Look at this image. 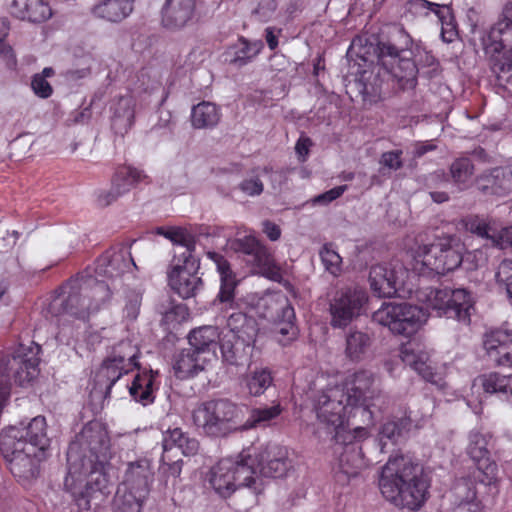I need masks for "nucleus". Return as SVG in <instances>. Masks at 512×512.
<instances>
[{"label": "nucleus", "instance_id": "obj_54", "mask_svg": "<svg viewBox=\"0 0 512 512\" xmlns=\"http://www.w3.org/2000/svg\"><path fill=\"white\" fill-rule=\"evenodd\" d=\"M320 257L326 271L334 276L340 274L342 258L335 250L325 245L320 251Z\"/></svg>", "mask_w": 512, "mask_h": 512}, {"label": "nucleus", "instance_id": "obj_2", "mask_svg": "<svg viewBox=\"0 0 512 512\" xmlns=\"http://www.w3.org/2000/svg\"><path fill=\"white\" fill-rule=\"evenodd\" d=\"M111 297V288L104 280L93 276L71 279L62 288V294L54 299L52 307L57 309L60 333L65 334L68 323L74 318L84 323L92 313L97 312ZM80 324L74 325L78 329Z\"/></svg>", "mask_w": 512, "mask_h": 512}, {"label": "nucleus", "instance_id": "obj_29", "mask_svg": "<svg viewBox=\"0 0 512 512\" xmlns=\"http://www.w3.org/2000/svg\"><path fill=\"white\" fill-rule=\"evenodd\" d=\"M480 190L492 194H507L512 192V165L505 168H495L488 174L477 179Z\"/></svg>", "mask_w": 512, "mask_h": 512}, {"label": "nucleus", "instance_id": "obj_64", "mask_svg": "<svg viewBox=\"0 0 512 512\" xmlns=\"http://www.w3.org/2000/svg\"><path fill=\"white\" fill-rule=\"evenodd\" d=\"M492 244L500 249H512V227L500 231L496 229V239H493Z\"/></svg>", "mask_w": 512, "mask_h": 512}, {"label": "nucleus", "instance_id": "obj_9", "mask_svg": "<svg viewBox=\"0 0 512 512\" xmlns=\"http://www.w3.org/2000/svg\"><path fill=\"white\" fill-rule=\"evenodd\" d=\"M429 314L409 303H385L373 314V320L391 332L411 336L427 321Z\"/></svg>", "mask_w": 512, "mask_h": 512}, {"label": "nucleus", "instance_id": "obj_13", "mask_svg": "<svg viewBox=\"0 0 512 512\" xmlns=\"http://www.w3.org/2000/svg\"><path fill=\"white\" fill-rule=\"evenodd\" d=\"M139 350L130 341L120 342L101 365L97 372V378L100 383L106 382L107 389L117 382L123 374L128 373L132 368L137 367L136 359Z\"/></svg>", "mask_w": 512, "mask_h": 512}, {"label": "nucleus", "instance_id": "obj_40", "mask_svg": "<svg viewBox=\"0 0 512 512\" xmlns=\"http://www.w3.org/2000/svg\"><path fill=\"white\" fill-rule=\"evenodd\" d=\"M147 497L126 487L118 486L112 503L113 511L141 512Z\"/></svg>", "mask_w": 512, "mask_h": 512}, {"label": "nucleus", "instance_id": "obj_34", "mask_svg": "<svg viewBox=\"0 0 512 512\" xmlns=\"http://www.w3.org/2000/svg\"><path fill=\"white\" fill-rule=\"evenodd\" d=\"M207 256L215 263L220 274L221 287L218 298L222 303H230L234 299L236 280L227 260L216 252H208Z\"/></svg>", "mask_w": 512, "mask_h": 512}, {"label": "nucleus", "instance_id": "obj_37", "mask_svg": "<svg viewBox=\"0 0 512 512\" xmlns=\"http://www.w3.org/2000/svg\"><path fill=\"white\" fill-rule=\"evenodd\" d=\"M206 359L192 348L182 350L176 357L174 371L178 378H187L204 369Z\"/></svg>", "mask_w": 512, "mask_h": 512}, {"label": "nucleus", "instance_id": "obj_61", "mask_svg": "<svg viewBox=\"0 0 512 512\" xmlns=\"http://www.w3.org/2000/svg\"><path fill=\"white\" fill-rule=\"evenodd\" d=\"M31 88L33 92L40 98H48L51 96L53 89L44 76L36 74L32 78Z\"/></svg>", "mask_w": 512, "mask_h": 512}, {"label": "nucleus", "instance_id": "obj_23", "mask_svg": "<svg viewBox=\"0 0 512 512\" xmlns=\"http://www.w3.org/2000/svg\"><path fill=\"white\" fill-rule=\"evenodd\" d=\"M145 178L142 171L130 166L119 167L112 178L109 191L99 195V201L104 205H109L119 197L128 193L133 187Z\"/></svg>", "mask_w": 512, "mask_h": 512}, {"label": "nucleus", "instance_id": "obj_57", "mask_svg": "<svg viewBox=\"0 0 512 512\" xmlns=\"http://www.w3.org/2000/svg\"><path fill=\"white\" fill-rule=\"evenodd\" d=\"M241 47L236 52L234 62L239 65L247 64L252 58H254L261 50V43H249L247 40H241Z\"/></svg>", "mask_w": 512, "mask_h": 512}, {"label": "nucleus", "instance_id": "obj_32", "mask_svg": "<svg viewBox=\"0 0 512 512\" xmlns=\"http://www.w3.org/2000/svg\"><path fill=\"white\" fill-rule=\"evenodd\" d=\"M455 497L459 506L468 512H483L482 501L478 498L476 482L474 477H463L458 479L453 487Z\"/></svg>", "mask_w": 512, "mask_h": 512}, {"label": "nucleus", "instance_id": "obj_27", "mask_svg": "<svg viewBox=\"0 0 512 512\" xmlns=\"http://www.w3.org/2000/svg\"><path fill=\"white\" fill-rule=\"evenodd\" d=\"M10 13L31 23H43L52 17V9L44 0H13Z\"/></svg>", "mask_w": 512, "mask_h": 512}, {"label": "nucleus", "instance_id": "obj_28", "mask_svg": "<svg viewBox=\"0 0 512 512\" xmlns=\"http://www.w3.org/2000/svg\"><path fill=\"white\" fill-rule=\"evenodd\" d=\"M447 318H453L465 324L470 323L471 314L474 311V299L472 294L464 289L448 288Z\"/></svg>", "mask_w": 512, "mask_h": 512}, {"label": "nucleus", "instance_id": "obj_7", "mask_svg": "<svg viewBox=\"0 0 512 512\" xmlns=\"http://www.w3.org/2000/svg\"><path fill=\"white\" fill-rule=\"evenodd\" d=\"M465 247L454 236L440 238L419 246L414 255V269L419 273L445 274L457 269L463 261Z\"/></svg>", "mask_w": 512, "mask_h": 512}, {"label": "nucleus", "instance_id": "obj_43", "mask_svg": "<svg viewBox=\"0 0 512 512\" xmlns=\"http://www.w3.org/2000/svg\"><path fill=\"white\" fill-rule=\"evenodd\" d=\"M370 336L362 331H350L346 336L345 355L351 361H360L371 346Z\"/></svg>", "mask_w": 512, "mask_h": 512}, {"label": "nucleus", "instance_id": "obj_20", "mask_svg": "<svg viewBox=\"0 0 512 512\" xmlns=\"http://www.w3.org/2000/svg\"><path fill=\"white\" fill-rule=\"evenodd\" d=\"M402 361L415 370L424 380L443 387L444 382L440 374L434 371L429 354L414 343L402 345L400 350Z\"/></svg>", "mask_w": 512, "mask_h": 512}, {"label": "nucleus", "instance_id": "obj_52", "mask_svg": "<svg viewBox=\"0 0 512 512\" xmlns=\"http://www.w3.org/2000/svg\"><path fill=\"white\" fill-rule=\"evenodd\" d=\"M476 471L473 473L474 479L485 486L495 485L498 482L497 464L489 458L474 462Z\"/></svg>", "mask_w": 512, "mask_h": 512}, {"label": "nucleus", "instance_id": "obj_50", "mask_svg": "<svg viewBox=\"0 0 512 512\" xmlns=\"http://www.w3.org/2000/svg\"><path fill=\"white\" fill-rule=\"evenodd\" d=\"M281 316H278V322L276 324V331L283 335L288 336L289 339L296 337L297 328L294 325L295 312L291 305L288 304L286 298L282 299Z\"/></svg>", "mask_w": 512, "mask_h": 512}, {"label": "nucleus", "instance_id": "obj_12", "mask_svg": "<svg viewBox=\"0 0 512 512\" xmlns=\"http://www.w3.org/2000/svg\"><path fill=\"white\" fill-rule=\"evenodd\" d=\"M69 446H77L79 457L93 459V462H99L103 468L110 455L108 432L99 423L86 425Z\"/></svg>", "mask_w": 512, "mask_h": 512}, {"label": "nucleus", "instance_id": "obj_30", "mask_svg": "<svg viewBox=\"0 0 512 512\" xmlns=\"http://www.w3.org/2000/svg\"><path fill=\"white\" fill-rule=\"evenodd\" d=\"M254 343L232 338L226 334L220 342L222 357L231 365H243L249 361Z\"/></svg>", "mask_w": 512, "mask_h": 512}, {"label": "nucleus", "instance_id": "obj_56", "mask_svg": "<svg viewBox=\"0 0 512 512\" xmlns=\"http://www.w3.org/2000/svg\"><path fill=\"white\" fill-rule=\"evenodd\" d=\"M159 472L163 478L164 485L166 487L169 485L174 487L182 472V461L177 460L172 463H162L159 468Z\"/></svg>", "mask_w": 512, "mask_h": 512}, {"label": "nucleus", "instance_id": "obj_14", "mask_svg": "<svg viewBox=\"0 0 512 512\" xmlns=\"http://www.w3.org/2000/svg\"><path fill=\"white\" fill-rule=\"evenodd\" d=\"M0 440V450L6 459L11 473L20 481L34 479L38 473V464L44 459L45 453H31L26 447Z\"/></svg>", "mask_w": 512, "mask_h": 512}, {"label": "nucleus", "instance_id": "obj_51", "mask_svg": "<svg viewBox=\"0 0 512 512\" xmlns=\"http://www.w3.org/2000/svg\"><path fill=\"white\" fill-rule=\"evenodd\" d=\"M488 441V435L482 434L480 432L472 431L469 434L467 453L474 462L481 461L490 457Z\"/></svg>", "mask_w": 512, "mask_h": 512}, {"label": "nucleus", "instance_id": "obj_33", "mask_svg": "<svg viewBox=\"0 0 512 512\" xmlns=\"http://www.w3.org/2000/svg\"><path fill=\"white\" fill-rule=\"evenodd\" d=\"M227 327L231 333L229 337L243 339L247 342H255L256 340L258 334L257 322L245 313H232L227 319Z\"/></svg>", "mask_w": 512, "mask_h": 512}, {"label": "nucleus", "instance_id": "obj_6", "mask_svg": "<svg viewBox=\"0 0 512 512\" xmlns=\"http://www.w3.org/2000/svg\"><path fill=\"white\" fill-rule=\"evenodd\" d=\"M67 463L68 473L64 479V487L81 510H89L90 497L103 480V467L99 462H93V459L79 457L77 446H69Z\"/></svg>", "mask_w": 512, "mask_h": 512}, {"label": "nucleus", "instance_id": "obj_35", "mask_svg": "<svg viewBox=\"0 0 512 512\" xmlns=\"http://www.w3.org/2000/svg\"><path fill=\"white\" fill-rule=\"evenodd\" d=\"M162 447L164 452L176 447L183 455L193 456L199 450V442L180 428H173L163 433Z\"/></svg>", "mask_w": 512, "mask_h": 512}, {"label": "nucleus", "instance_id": "obj_21", "mask_svg": "<svg viewBox=\"0 0 512 512\" xmlns=\"http://www.w3.org/2000/svg\"><path fill=\"white\" fill-rule=\"evenodd\" d=\"M374 380L375 377L371 371L359 370L349 376L343 384H339L348 391L350 398H357L355 401L356 413L361 415L370 414L367 409V402L375 392L372 389Z\"/></svg>", "mask_w": 512, "mask_h": 512}, {"label": "nucleus", "instance_id": "obj_22", "mask_svg": "<svg viewBox=\"0 0 512 512\" xmlns=\"http://www.w3.org/2000/svg\"><path fill=\"white\" fill-rule=\"evenodd\" d=\"M246 241L249 246L246 262L252 266L253 272L274 281L280 280L282 277L280 267L269 250L255 238H247Z\"/></svg>", "mask_w": 512, "mask_h": 512}, {"label": "nucleus", "instance_id": "obj_5", "mask_svg": "<svg viewBox=\"0 0 512 512\" xmlns=\"http://www.w3.org/2000/svg\"><path fill=\"white\" fill-rule=\"evenodd\" d=\"M411 45V37L400 28L396 31L394 42H379L376 48L380 66L378 75L383 70L401 90L414 89L417 84L416 64L409 58H400V53Z\"/></svg>", "mask_w": 512, "mask_h": 512}, {"label": "nucleus", "instance_id": "obj_10", "mask_svg": "<svg viewBox=\"0 0 512 512\" xmlns=\"http://www.w3.org/2000/svg\"><path fill=\"white\" fill-rule=\"evenodd\" d=\"M367 301L365 291L359 287H346L337 290L329 302L330 324L343 329L358 318Z\"/></svg>", "mask_w": 512, "mask_h": 512}, {"label": "nucleus", "instance_id": "obj_17", "mask_svg": "<svg viewBox=\"0 0 512 512\" xmlns=\"http://www.w3.org/2000/svg\"><path fill=\"white\" fill-rule=\"evenodd\" d=\"M406 270L398 266L374 265L370 269L369 283L372 292L378 297L390 298L397 294L404 282Z\"/></svg>", "mask_w": 512, "mask_h": 512}, {"label": "nucleus", "instance_id": "obj_62", "mask_svg": "<svg viewBox=\"0 0 512 512\" xmlns=\"http://www.w3.org/2000/svg\"><path fill=\"white\" fill-rule=\"evenodd\" d=\"M410 7L411 9H414L416 11L428 9L433 11L439 19L443 20L445 16L443 15V12L449 14L448 8L446 6H440L438 4L429 2L427 0H410Z\"/></svg>", "mask_w": 512, "mask_h": 512}, {"label": "nucleus", "instance_id": "obj_49", "mask_svg": "<svg viewBox=\"0 0 512 512\" xmlns=\"http://www.w3.org/2000/svg\"><path fill=\"white\" fill-rule=\"evenodd\" d=\"M159 234L163 235L165 238L169 239L171 242L184 249L181 253H179V255L175 257V261H177L178 258L181 260L185 259L186 253L193 255L195 250V239L186 230L182 228H172L167 231L159 230Z\"/></svg>", "mask_w": 512, "mask_h": 512}, {"label": "nucleus", "instance_id": "obj_24", "mask_svg": "<svg viewBox=\"0 0 512 512\" xmlns=\"http://www.w3.org/2000/svg\"><path fill=\"white\" fill-rule=\"evenodd\" d=\"M152 481L153 470L151 461L142 458L128 463L123 481L119 486L148 496Z\"/></svg>", "mask_w": 512, "mask_h": 512}, {"label": "nucleus", "instance_id": "obj_3", "mask_svg": "<svg viewBox=\"0 0 512 512\" xmlns=\"http://www.w3.org/2000/svg\"><path fill=\"white\" fill-rule=\"evenodd\" d=\"M356 397L350 398L348 391L339 384L327 385L312 396V407L319 425L337 443L345 442V426L349 417L356 415Z\"/></svg>", "mask_w": 512, "mask_h": 512}, {"label": "nucleus", "instance_id": "obj_25", "mask_svg": "<svg viewBox=\"0 0 512 512\" xmlns=\"http://www.w3.org/2000/svg\"><path fill=\"white\" fill-rule=\"evenodd\" d=\"M196 16V0H167L162 22L170 29H181L193 23Z\"/></svg>", "mask_w": 512, "mask_h": 512}, {"label": "nucleus", "instance_id": "obj_36", "mask_svg": "<svg viewBox=\"0 0 512 512\" xmlns=\"http://www.w3.org/2000/svg\"><path fill=\"white\" fill-rule=\"evenodd\" d=\"M93 14L109 22H120L133 11L131 0H105L93 8Z\"/></svg>", "mask_w": 512, "mask_h": 512}, {"label": "nucleus", "instance_id": "obj_15", "mask_svg": "<svg viewBox=\"0 0 512 512\" xmlns=\"http://www.w3.org/2000/svg\"><path fill=\"white\" fill-rule=\"evenodd\" d=\"M198 260L186 253L185 259L178 258L168 274L170 287L182 298L196 295L202 287V280L197 275Z\"/></svg>", "mask_w": 512, "mask_h": 512}, {"label": "nucleus", "instance_id": "obj_53", "mask_svg": "<svg viewBox=\"0 0 512 512\" xmlns=\"http://www.w3.org/2000/svg\"><path fill=\"white\" fill-rule=\"evenodd\" d=\"M467 231L493 241L496 239V228L478 216H469L463 220Z\"/></svg>", "mask_w": 512, "mask_h": 512}, {"label": "nucleus", "instance_id": "obj_60", "mask_svg": "<svg viewBox=\"0 0 512 512\" xmlns=\"http://www.w3.org/2000/svg\"><path fill=\"white\" fill-rule=\"evenodd\" d=\"M239 189L247 196H259L263 190L264 185L263 182L259 179V177H251L244 179L239 184Z\"/></svg>", "mask_w": 512, "mask_h": 512}, {"label": "nucleus", "instance_id": "obj_46", "mask_svg": "<svg viewBox=\"0 0 512 512\" xmlns=\"http://www.w3.org/2000/svg\"><path fill=\"white\" fill-rule=\"evenodd\" d=\"M282 406L277 403L270 407H257L250 411L249 417L244 425L245 429L269 426L273 420L282 413Z\"/></svg>", "mask_w": 512, "mask_h": 512}, {"label": "nucleus", "instance_id": "obj_16", "mask_svg": "<svg viewBox=\"0 0 512 512\" xmlns=\"http://www.w3.org/2000/svg\"><path fill=\"white\" fill-rule=\"evenodd\" d=\"M253 459V468L255 464L259 468L257 475L263 480V477L279 478L283 477L289 467L288 450L286 447L269 444L262 448Z\"/></svg>", "mask_w": 512, "mask_h": 512}, {"label": "nucleus", "instance_id": "obj_18", "mask_svg": "<svg viewBox=\"0 0 512 512\" xmlns=\"http://www.w3.org/2000/svg\"><path fill=\"white\" fill-rule=\"evenodd\" d=\"M511 38L512 3H508L504 6L496 24L490 29L487 38L484 39L485 52L498 60Z\"/></svg>", "mask_w": 512, "mask_h": 512}, {"label": "nucleus", "instance_id": "obj_38", "mask_svg": "<svg viewBox=\"0 0 512 512\" xmlns=\"http://www.w3.org/2000/svg\"><path fill=\"white\" fill-rule=\"evenodd\" d=\"M135 99L130 96L120 97L113 106V126L120 132H126L134 123Z\"/></svg>", "mask_w": 512, "mask_h": 512}, {"label": "nucleus", "instance_id": "obj_59", "mask_svg": "<svg viewBox=\"0 0 512 512\" xmlns=\"http://www.w3.org/2000/svg\"><path fill=\"white\" fill-rule=\"evenodd\" d=\"M141 305V294L137 291H130L126 295V303L124 307V313L129 319H136L139 314Z\"/></svg>", "mask_w": 512, "mask_h": 512}, {"label": "nucleus", "instance_id": "obj_19", "mask_svg": "<svg viewBox=\"0 0 512 512\" xmlns=\"http://www.w3.org/2000/svg\"><path fill=\"white\" fill-rule=\"evenodd\" d=\"M135 263L127 248L106 251L96 261L95 274L111 280L117 279L129 272Z\"/></svg>", "mask_w": 512, "mask_h": 512}, {"label": "nucleus", "instance_id": "obj_45", "mask_svg": "<svg viewBox=\"0 0 512 512\" xmlns=\"http://www.w3.org/2000/svg\"><path fill=\"white\" fill-rule=\"evenodd\" d=\"M450 176L455 186L459 190L467 189L472 182L474 175V165L467 157H461L450 165Z\"/></svg>", "mask_w": 512, "mask_h": 512}, {"label": "nucleus", "instance_id": "obj_47", "mask_svg": "<svg viewBox=\"0 0 512 512\" xmlns=\"http://www.w3.org/2000/svg\"><path fill=\"white\" fill-rule=\"evenodd\" d=\"M483 390L489 394H503L506 398L512 389V374L489 373L479 377Z\"/></svg>", "mask_w": 512, "mask_h": 512}, {"label": "nucleus", "instance_id": "obj_39", "mask_svg": "<svg viewBox=\"0 0 512 512\" xmlns=\"http://www.w3.org/2000/svg\"><path fill=\"white\" fill-rule=\"evenodd\" d=\"M416 297L420 303L425 305L426 309L435 311L440 317H446L448 288H421L417 291Z\"/></svg>", "mask_w": 512, "mask_h": 512}, {"label": "nucleus", "instance_id": "obj_41", "mask_svg": "<svg viewBox=\"0 0 512 512\" xmlns=\"http://www.w3.org/2000/svg\"><path fill=\"white\" fill-rule=\"evenodd\" d=\"M220 120L218 107L207 101L198 103L191 111V124L196 129L212 128Z\"/></svg>", "mask_w": 512, "mask_h": 512}, {"label": "nucleus", "instance_id": "obj_26", "mask_svg": "<svg viewBox=\"0 0 512 512\" xmlns=\"http://www.w3.org/2000/svg\"><path fill=\"white\" fill-rule=\"evenodd\" d=\"M512 341V331L494 329L483 336V348L488 358L497 366H503L509 359L508 348Z\"/></svg>", "mask_w": 512, "mask_h": 512}, {"label": "nucleus", "instance_id": "obj_4", "mask_svg": "<svg viewBox=\"0 0 512 512\" xmlns=\"http://www.w3.org/2000/svg\"><path fill=\"white\" fill-rule=\"evenodd\" d=\"M252 455L241 452L235 459H221L210 471L209 483L221 497H229L237 488L246 487L255 494L264 489V481L253 468Z\"/></svg>", "mask_w": 512, "mask_h": 512}, {"label": "nucleus", "instance_id": "obj_63", "mask_svg": "<svg viewBox=\"0 0 512 512\" xmlns=\"http://www.w3.org/2000/svg\"><path fill=\"white\" fill-rule=\"evenodd\" d=\"M402 151H388L381 155L380 164L390 170H398L402 167Z\"/></svg>", "mask_w": 512, "mask_h": 512}, {"label": "nucleus", "instance_id": "obj_31", "mask_svg": "<svg viewBox=\"0 0 512 512\" xmlns=\"http://www.w3.org/2000/svg\"><path fill=\"white\" fill-rule=\"evenodd\" d=\"M344 436L346 437L344 444L347 442L348 444L340 455L339 468L340 473L345 475L349 480L350 478L356 477L360 474V472L366 467V462L361 454L360 447L351 443L350 439L352 436L350 433L345 432ZM340 444H343V442Z\"/></svg>", "mask_w": 512, "mask_h": 512}, {"label": "nucleus", "instance_id": "obj_44", "mask_svg": "<svg viewBox=\"0 0 512 512\" xmlns=\"http://www.w3.org/2000/svg\"><path fill=\"white\" fill-rule=\"evenodd\" d=\"M219 336L220 334L217 327L203 326L191 331L188 339L191 348L197 350V352L202 355L205 351H208L210 347L216 345Z\"/></svg>", "mask_w": 512, "mask_h": 512}, {"label": "nucleus", "instance_id": "obj_58", "mask_svg": "<svg viewBox=\"0 0 512 512\" xmlns=\"http://www.w3.org/2000/svg\"><path fill=\"white\" fill-rule=\"evenodd\" d=\"M496 278L499 283L505 285L507 293L512 298V260H503L497 270Z\"/></svg>", "mask_w": 512, "mask_h": 512}, {"label": "nucleus", "instance_id": "obj_55", "mask_svg": "<svg viewBox=\"0 0 512 512\" xmlns=\"http://www.w3.org/2000/svg\"><path fill=\"white\" fill-rule=\"evenodd\" d=\"M407 421H400V423L396 421H387L383 424L380 431V442L382 446L386 445L385 440H389L395 442L397 438L402 434V431L408 426Z\"/></svg>", "mask_w": 512, "mask_h": 512}, {"label": "nucleus", "instance_id": "obj_11", "mask_svg": "<svg viewBox=\"0 0 512 512\" xmlns=\"http://www.w3.org/2000/svg\"><path fill=\"white\" fill-rule=\"evenodd\" d=\"M0 440L7 441V445L14 443L26 447L31 453H45L49 446L46 419L36 416L27 424L10 426L2 432Z\"/></svg>", "mask_w": 512, "mask_h": 512}, {"label": "nucleus", "instance_id": "obj_48", "mask_svg": "<svg viewBox=\"0 0 512 512\" xmlns=\"http://www.w3.org/2000/svg\"><path fill=\"white\" fill-rule=\"evenodd\" d=\"M242 383L251 396H260L271 385L272 377L268 370L259 369L247 374Z\"/></svg>", "mask_w": 512, "mask_h": 512}, {"label": "nucleus", "instance_id": "obj_42", "mask_svg": "<svg viewBox=\"0 0 512 512\" xmlns=\"http://www.w3.org/2000/svg\"><path fill=\"white\" fill-rule=\"evenodd\" d=\"M155 375H157V372L154 373L153 371L137 374L129 387L130 395L144 406L154 401L153 383Z\"/></svg>", "mask_w": 512, "mask_h": 512}, {"label": "nucleus", "instance_id": "obj_8", "mask_svg": "<svg viewBox=\"0 0 512 512\" xmlns=\"http://www.w3.org/2000/svg\"><path fill=\"white\" fill-rule=\"evenodd\" d=\"M241 409L228 399H215L200 404L193 411L194 424L212 437H223L238 429Z\"/></svg>", "mask_w": 512, "mask_h": 512}, {"label": "nucleus", "instance_id": "obj_1", "mask_svg": "<svg viewBox=\"0 0 512 512\" xmlns=\"http://www.w3.org/2000/svg\"><path fill=\"white\" fill-rule=\"evenodd\" d=\"M428 487L422 466L407 457L390 458L382 468L380 491L397 507L419 509L427 498Z\"/></svg>", "mask_w": 512, "mask_h": 512}]
</instances>
